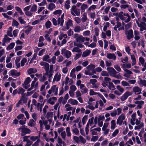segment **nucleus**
<instances>
[{
	"instance_id": "obj_1",
	"label": "nucleus",
	"mask_w": 146,
	"mask_h": 146,
	"mask_svg": "<svg viewBox=\"0 0 146 146\" xmlns=\"http://www.w3.org/2000/svg\"><path fill=\"white\" fill-rule=\"evenodd\" d=\"M118 17L122 20L124 21L126 23L129 22L131 20V17L127 13L120 12L118 15Z\"/></svg>"
},
{
	"instance_id": "obj_2",
	"label": "nucleus",
	"mask_w": 146,
	"mask_h": 146,
	"mask_svg": "<svg viewBox=\"0 0 146 146\" xmlns=\"http://www.w3.org/2000/svg\"><path fill=\"white\" fill-rule=\"evenodd\" d=\"M58 87L56 85H54L51 88L48 90V93L49 94H52V96H57L58 94Z\"/></svg>"
},
{
	"instance_id": "obj_3",
	"label": "nucleus",
	"mask_w": 146,
	"mask_h": 146,
	"mask_svg": "<svg viewBox=\"0 0 146 146\" xmlns=\"http://www.w3.org/2000/svg\"><path fill=\"white\" fill-rule=\"evenodd\" d=\"M18 130L22 133L21 134L22 136H23L26 134L30 133L31 132V130L26 127L25 125H23L21 127L19 128Z\"/></svg>"
},
{
	"instance_id": "obj_4",
	"label": "nucleus",
	"mask_w": 146,
	"mask_h": 146,
	"mask_svg": "<svg viewBox=\"0 0 146 146\" xmlns=\"http://www.w3.org/2000/svg\"><path fill=\"white\" fill-rule=\"evenodd\" d=\"M80 9L77 8L76 6L75 5L72 6L70 9L71 14L74 16H78L80 15Z\"/></svg>"
},
{
	"instance_id": "obj_5",
	"label": "nucleus",
	"mask_w": 146,
	"mask_h": 146,
	"mask_svg": "<svg viewBox=\"0 0 146 146\" xmlns=\"http://www.w3.org/2000/svg\"><path fill=\"white\" fill-rule=\"evenodd\" d=\"M141 120H139L137 118L136 119L135 123V124L137 125L135 127L134 129L135 130H139L144 127V124L143 122H141Z\"/></svg>"
},
{
	"instance_id": "obj_6",
	"label": "nucleus",
	"mask_w": 146,
	"mask_h": 146,
	"mask_svg": "<svg viewBox=\"0 0 146 146\" xmlns=\"http://www.w3.org/2000/svg\"><path fill=\"white\" fill-rule=\"evenodd\" d=\"M94 117H92L91 118L89 119L88 120L85 127V131L86 135H88V133L89 126H91L94 123Z\"/></svg>"
},
{
	"instance_id": "obj_7",
	"label": "nucleus",
	"mask_w": 146,
	"mask_h": 146,
	"mask_svg": "<svg viewBox=\"0 0 146 146\" xmlns=\"http://www.w3.org/2000/svg\"><path fill=\"white\" fill-rule=\"evenodd\" d=\"M95 127L94 125L91 127L90 128V131L92 135H98L99 132H100L101 131V129L99 127H97L93 129Z\"/></svg>"
},
{
	"instance_id": "obj_8",
	"label": "nucleus",
	"mask_w": 146,
	"mask_h": 146,
	"mask_svg": "<svg viewBox=\"0 0 146 146\" xmlns=\"http://www.w3.org/2000/svg\"><path fill=\"white\" fill-rule=\"evenodd\" d=\"M74 38L76 39V41L79 42L83 43L85 40V37L82 35H79L77 34H75L74 35Z\"/></svg>"
},
{
	"instance_id": "obj_9",
	"label": "nucleus",
	"mask_w": 146,
	"mask_h": 146,
	"mask_svg": "<svg viewBox=\"0 0 146 146\" xmlns=\"http://www.w3.org/2000/svg\"><path fill=\"white\" fill-rule=\"evenodd\" d=\"M37 79L36 78H34L33 80L32 81L31 84V87L28 89V91H30L33 88H37L38 86V82H37Z\"/></svg>"
},
{
	"instance_id": "obj_10",
	"label": "nucleus",
	"mask_w": 146,
	"mask_h": 146,
	"mask_svg": "<svg viewBox=\"0 0 146 146\" xmlns=\"http://www.w3.org/2000/svg\"><path fill=\"white\" fill-rule=\"evenodd\" d=\"M125 114L124 113L121 114L117 118L116 123L117 125L121 126L122 125L123 123V121L125 119Z\"/></svg>"
},
{
	"instance_id": "obj_11",
	"label": "nucleus",
	"mask_w": 146,
	"mask_h": 146,
	"mask_svg": "<svg viewBox=\"0 0 146 146\" xmlns=\"http://www.w3.org/2000/svg\"><path fill=\"white\" fill-rule=\"evenodd\" d=\"M61 54L64 55L67 58H69L71 56V52L68 50H66L65 48L62 49L61 51Z\"/></svg>"
},
{
	"instance_id": "obj_12",
	"label": "nucleus",
	"mask_w": 146,
	"mask_h": 146,
	"mask_svg": "<svg viewBox=\"0 0 146 146\" xmlns=\"http://www.w3.org/2000/svg\"><path fill=\"white\" fill-rule=\"evenodd\" d=\"M132 94V92L129 91H127L121 97L120 99L121 101L122 102L124 101L127 99L128 96H131Z\"/></svg>"
},
{
	"instance_id": "obj_13",
	"label": "nucleus",
	"mask_w": 146,
	"mask_h": 146,
	"mask_svg": "<svg viewBox=\"0 0 146 146\" xmlns=\"http://www.w3.org/2000/svg\"><path fill=\"white\" fill-rule=\"evenodd\" d=\"M116 20L117 21H118V18L117 17H116ZM121 23L117 21L116 23V25H115L114 27V29L117 31V28H118V30L119 31H121L124 29L123 27H121Z\"/></svg>"
},
{
	"instance_id": "obj_14",
	"label": "nucleus",
	"mask_w": 146,
	"mask_h": 146,
	"mask_svg": "<svg viewBox=\"0 0 146 146\" xmlns=\"http://www.w3.org/2000/svg\"><path fill=\"white\" fill-rule=\"evenodd\" d=\"M30 78L29 77L26 78L24 83L23 84V87L25 89H27L30 86L29 84L31 81Z\"/></svg>"
},
{
	"instance_id": "obj_15",
	"label": "nucleus",
	"mask_w": 146,
	"mask_h": 146,
	"mask_svg": "<svg viewBox=\"0 0 146 146\" xmlns=\"http://www.w3.org/2000/svg\"><path fill=\"white\" fill-rule=\"evenodd\" d=\"M136 23L138 26L140 27V30L143 31L146 30V24L143 22H139L138 21H136Z\"/></svg>"
},
{
	"instance_id": "obj_16",
	"label": "nucleus",
	"mask_w": 146,
	"mask_h": 146,
	"mask_svg": "<svg viewBox=\"0 0 146 146\" xmlns=\"http://www.w3.org/2000/svg\"><path fill=\"white\" fill-rule=\"evenodd\" d=\"M35 76L37 77L40 80L41 82H43L46 80L47 78V77L46 76V74H44L43 76L41 74H36Z\"/></svg>"
},
{
	"instance_id": "obj_17",
	"label": "nucleus",
	"mask_w": 146,
	"mask_h": 146,
	"mask_svg": "<svg viewBox=\"0 0 146 146\" xmlns=\"http://www.w3.org/2000/svg\"><path fill=\"white\" fill-rule=\"evenodd\" d=\"M97 82V80L95 79H91L90 80V82L87 84V86L88 87L96 88L95 83Z\"/></svg>"
},
{
	"instance_id": "obj_18",
	"label": "nucleus",
	"mask_w": 146,
	"mask_h": 146,
	"mask_svg": "<svg viewBox=\"0 0 146 146\" xmlns=\"http://www.w3.org/2000/svg\"><path fill=\"white\" fill-rule=\"evenodd\" d=\"M107 70L108 71L110 75L113 77L116 74H117V72L112 67H108L107 68Z\"/></svg>"
},
{
	"instance_id": "obj_19",
	"label": "nucleus",
	"mask_w": 146,
	"mask_h": 146,
	"mask_svg": "<svg viewBox=\"0 0 146 146\" xmlns=\"http://www.w3.org/2000/svg\"><path fill=\"white\" fill-rule=\"evenodd\" d=\"M13 13V11H9L6 13H2V14L5 18H6L7 19H12V18L11 17L9 16L8 15H12Z\"/></svg>"
},
{
	"instance_id": "obj_20",
	"label": "nucleus",
	"mask_w": 146,
	"mask_h": 146,
	"mask_svg": "<svg viewBox=\"0 0 146 146\" xmlns=\"http://www.w3.org/2000/svg\"><path fill=\"white\" fill-rule=\"evenodd\" d=\"M135 104H137L136 107L137 109H141L142 108V106L144 104V102L143 100L136 101L134 102Z\"/></svg>"
},
{
	"instance_id": "obj_21",
	"label": "nucleus",
	"mask_w": 146,
	"mask_h": 146,
	"mask_svg": "<svg viewBox=\"0 0 146 146\" xmlns=\"http://www.w3.org/2000/svg\"><path fill=\"white\" fill-rule=\"evenodd\" d=\"M40 64L41 66L43 67L46 71H47L48 70L49 67V64L46 62L42 61L40 62Z\"/></svg>"
},
{
	"instance_id": "obj_22",
	"label": "nucleus",
	"mask_w": 146,
	"mask_h": 146,
	"mask_svg": "<svg viewBox=\"0 0 146 146\" xmlns=\"http://www.w3.org/2000/svg\"><path fill=\"white\" fill-rule=\"evenodd\" d=\"M61 76V74L60 73L58 72H57L54 76L53 81V82L55 81H59L60 79Z\"/></svg>"
},
{
	"instance_id": "obj_23",
	"label": "nucleus",
	"mask_w": 146,
	"mask_h": 146,
	"mask_svg": "<svg viewBox=\"0 0 146 146\" xmlns=\"http://www.w3.org/2000/svg\"><path fill=\"white\" fill-rule=\"evenodd\" d=\"M125 34L128 39H130L133 37V31L132 30L126 31Z\"/></svg>"
},
{
	"instance_id": "obj_24",
	"label": "nucleus",
	"mask_w": 146,
	"mask_h": 146,
	"mask_svg": "<svg viewBox=\"0 0 146 146\" xmlns=\"http://www.w3.org/2000/svg\"><path fill=\"white\" fill-rule=\"evenodd\" d=\"M9 75L12 76H18L20 75L19 72H18L17 71L14 70H11L9 73Z\"/></svg>"
},
{
	"instance_id": "obj_25",
	"label": "nucleus",
	"mask_w": 146,
	"mask_h": 146,
	"mask_svg": "<svg viewBox=\"0 0 146 146\" xmlns=\"http://www.w3.org/2000/svg\"><path fill=\"white\" fill-rule=\"evenodd\" d=\"M64 15V14L63 13L61 16V17L59 18L58 20V25H60L61 26H62L63 25Z\"/></svg>"
},
{
	"instance_id": "obj_26",
	"label": "nucleus",
	"mask_w": 146,
	"mask_h": 146,
	"mask_svg": "<svg viewBox=\"0 0 146 146\" xmlns=\"http://www.w3.org/2000/svg\"><path fill=\"white\" fill-rule=\"evenodd\" d=\"M84 29V27H82L77 25L75 26L74 28V30L75 32L79 33L81 31H83Z\"/></svg>"
},
{
	"instance_id": "obj_27",
	"label": "nucleus",
	"mask_w": 146,
	"mask_h": 146,
	"mask_svg": "<svg viewBox=\"0 0 146 146\" xmlns=\"http://www.w3.org/2000/svg\"><path fill=\"white\" fill-rule=\"evenodd\" d=\"M133 91L136 94H138L141 93V89L138 86L134 87L133 89Z\"/></svg>"
},
{
	"instance_id": "obj_28",
	"label": "nucleus",
	"mask_w": 146,
	"mask_h": 146,
	"mask_svg": "<svg viewBox=\"0 0 146 146\" xmlns=\"http://www.w3.org/2000/svg\"><path fill=\"white\" fill-rule=\"evenodd\" d=\"M68 103L72 105L76 106L78 104V102L76 100L72 98H70L68 100Z\"/></svg>"
},
{
	"instance_id": "obj_29",
	"label": "nucleus",
	"mask_w": 146,
	"mask_h": 146,
	"mask_svg": "<svg viewBox=\"0 0 146 146\" xmlns=\"http://www.w3.org/2000/svg\"><path fill=\"white\" fill-rule=\"evenodd\" d=\"M57 98L55 97H53L50 98L48 100L47 102L48 103L51 105H53L55 103L56 101L57 100Z\"/></svg>"
},
{
	"instance_id": "obj_30",
	"label": "nucleus",
	"mask_w": 146,
	"mask_h": 146,
	"mask_svg": "<svg viewBox=\"0 0 146 146\" xmlns=\"http://www.w3.org/2000/svg\"><path fill=\"white\" fill-rule=\"evenodd\" d=\"M11 40V38L8 37L7 35H5V37L3 38V45L4 46L5 43L10 42Z\"/></svg>"
},
{
	"instance_id": "obj_31",
	"label": "nucleus",
	"mask_w": 146,
	"mask_h": 146,
	"mask_svg": "<svg viewBox=\"0 0 146 146\" xmlns=\"http://www.w3.org/2000/svg\"><path fill=\"white\" fill-rule=\"evenodd\" d=\"M131 123L132 125H134L135 124V122L136 119V113H133L131 115Z\"/></svg>"
},
{
	"instance_id": "obj_32",
	"label": "nucleus",
	"mask_w": 146,
	"mask_h": 146,
	"mask_svg": "<svg viewBox=\"0 0 146 146\" xmlns=\"http://www.w3.org/2000/svg\"><path fill=\"white\" fill-rule=\"evenodd\" d=\"M73 21L70 19H68L66 24V29L68 30L70 28V26H72L73 25Z\"/></svg>"
},
{
	"instance_id": "obj_33",
	"label": "nucleus",
	"mask_w": 146,
	"mask_h": 146,
	"mask_svg": "<svg viewBox=\"0 0 146 146\" xmlns=\"http://www.w3.org/2000/svg\"><path fill=\"white\" fill-rule=\"evenodd\" d=\"M106 57L108 59H112L113 60H115L116 59V57L115 55L113 54H108L107 55Z\"/></svg>"
},
{
	"instance_id": "obj_34",
	"label": "nucleus",
	"mask_w": 146,
	"mask_h": 146,
	"mask_svg": "<svg viewBox=\"0 0 146 146\" xmlns=\"http://www.w3.org/2000/svg\"><path fill=\"white\" fill-rule=\"evenodd\" d=\"M110 128L111 129L114 130L117 127L115 120H112L110 122Z\"/></svg>"
},
{
	"instance_id": "obj_35",
	"label": "nucleus",
	"mask_w": 146,
	"mask_h": 146,
	"mask_svg": "<svg viewBox=\"0 0 146 146\" xmlns=\"http://www.w3.org/2000/svg\"><path fill=\"white\" fill-rule=\"evenodd\" d=\"M42 60L43 61L48 62L49 63H50V57L48 54L44 55L43 56Z\"/></svg>"
},
{
	"instance_id": "obj_36",
	"label": "nucleus",
	"mask_w": 146,
	"mask_h": 146,
	"mask_svg": "<svg viewBox=\"0 0 146 146\" xmlns=\"http://www.w3.org/2000/svg\"><path fill=\"white\" fill-rule=\"evenodd\" d=\"M131 56V58L132 60V65L134 66L136 64V61L135 56L133 54H130Z\"/></svg>"
},
{
	"instance_id": "obj_37",
	"label": "nucleus",
	"mask_w": 146,
	"mask_h": 146,
	"mask_svg": "<svg viewBox=\"0 0 146 146\" xmlns=\"http://www.w3.org/2000/svg\"><path fill=\"white\" fill-rule=\"evenodd\" d=\"M121 68L123 69L124 68L125 69H129L131 68V65L130 63H128L125 64H123L121 65Z\"/></svg>"
},
{
	"instance_id": "obj_38",
	"label": "nucleus",
	"mask_w": 146,
	"mask_h": 146,
	"mask_svg": "<svg viewBox=\"0 0 146 146\" xmlns=\"http://www.w3.org/2000/svg\"><path fill=\"white\" fill-rule=\"evenodd\" d=\"M91 53V51L88 49L86 50L83 52L82 56L85 57L89 56Z\"/></svg>"
},
{
	"instance_id": "obj_39",
	"label": "nucleus",
	"mask_w": 146,
	"mask_h": 146,
	"mask_svg": "<svg viewBox=\"0 0 146 146\" xmlns=\"http://www.w3.org/2000/svg\"><path fill=\"white\" fill-rule=\"evenodd\" d=\"M62 11L60 9L57 10L53 12V14L58 17L60 16L62 14Z\"/></svg>"
},
{
	"instance_id": "obj_40",
	"label": "nucleus",
	"mask_w": 146,
	"mask_h": 146,
	"mask_svg": "<svg viewBox=\"0 0 146 146\" xmlns=\"http://www.w3.org/2000/svg\"><path fill=\"white\" fill-rule=\"evenodd\" d=\"M66 108L65 110L66 111H69L72 110L73 107L71 106V105L69 104H66L64 106Z\"/></svg>"
},
{
	"instance_id": "obj_41",
	"label": "nucleus",
	"mask_w": 146,
	"mask_h": 146,
	"mask_svg": "<svg viewBox=\"0 0 146 146\" xmlns=\"http://www.w3.org/2000/svg\"><path fill=\"white\" fill-rule=\"evenodd\" d=\"M36 122L33 119H31L29 121L28 125L31 127H34L35 125Z\"/></svg>"
},
{
	"instance_id": "obj_42",
	"label": "nucleus",
	"mask_w": 146,
	"mask_h": 146,
	"mask_svg": "<svg viewBox=\"0 0 146 146\" xmlns=\"http://www.w3.org/2000/svg\"><path fill=\"white\" fill-rule=\"evenodd\" d=\"M67 100L64 98L63 97H60L58 99V102L60 103H62L64 104L66 103Z\"/></svg>"
},
{
	"instance_id": "obj_43",
	"label": "nucleus",
	"mask_w": 146,
	"mask_h": 146,
	"mask_svg": "<svg viewBox=\"0 0 146 146\" xmlns=\"http://www.w3.org/2000/svg\"><path fill=\"white\" fill-rule=\"evenodd\" d=\"M135 39L136 40H138L140 38L139 33L136 31H134Z\"/></svg>"
},
{
	"instance_id": "obj_44",
	"label": "nucleus",
	"mask_w": 146,
	"mask_h": 146,
	"mask_svg": "<svg viewBox=\"0 0 146 146\" xmlns=\"http://www.w3.org/2000/svg\"><path fill=\"white\" fill-rule=\"evenodd\" d=\"M53 73V71L51 70V69H50L49 71H48V70L47 71H46V73L45 74H46V76L47 77V76H48L49 78H51L52 77Z\"/></svg>"
},
{
	"instance_id": "obj_45",
	"label": "nucleus",
	"mask_w": 146,
	"mask_h": 146,
	"mask_svg": "<svg viewBox=\"0 0 146 146\" xmlns=\"http://www.w3.org/2000/svg\"><path fill=\"white\" fill-rule=\"evenodd\" d=\"M32 27L30 26L25 27V33L27 34H28L32 30Z\"/></svg>"
},
{
	"instance_id": "obj_46",
	"label": "nucleus",
	"mask_w": 146,
	"mask_h": 146,
	"mask_svg": "<svg viewBox=\"0 0 146 146\" xmlns=\"http://www.w3.org/2000/svg\"><path fill=\"white\" fill-rule=\"evenodd\" d=\"M75 72L76 70L75 68H74L72 70L70 74V77L74 78H76V76L75 74Z\"/></svg>"
},
{
	"instance_id": "obj_47",
	"label": "nucleus",
	"mask_w": 146,
	"mask_h": 146,
	"mask_svg": "<svg viewBox=\"0 0 146 146\" xmlns=\"http://www.w3.org/2000/svg\"><path fill=\"white\" fill-rule=\"evenodd\" d=\"M36 72L37 70L35 68H30L27 70L28 73L29 74L35 73Z\"/></svg>"
},
{
	"instance_id": "obj_48",
	"label": "nucleus",
	"mask_w": 146,
	"mask_h": 146,
	"mask_svg": "<svg viewBox=\"0 0 146 146\" xmlns=\"http://www.w3.org/2000/svg\"><path fill=\"white\" fill-rule=\"evenodd\" d=\"M71 112L69 111L68 112L67 114H65L64 116L63 119H62V121H64V120L66 119L67 120V118H69L71 114Z\"/></svg>"
},
{
	"instance_id": "obj_49",
	"label": "nucleus",
	"mask_w": 146,
	"mask_h": 146,
	"mask_svg": "<svg viewBox=\"0 0 146 146\" xmlns=\"http://www.w3.org/2000/svg\"><path fill=\"white\" fill-rule=\"evenodd\" d=\"M88 103L89 105L86 106V109L89 108L92 110H94L95 109V107L92 105L91 103L88 102Z\"/></svg>"
},
{
	"instance_id": "obj_50",
	"label": "nucleus",
	"mask_w": 146,
	"mask_h": 146,
	"mask_svg": "<svg viewBox=\"0 0 146 146\" xmlns=\"http://www.w3.org/2000/svg\"><path fill=\"white\" fill-rule=\"evenodd\" d=\"M49 32H45V35L44 36V38L46 40L50 42L51 39L50 38L49 36Z\"/></svg>"
},
{
	"instance_id": "obj_51",
	"label": "nucleus",
	"mask_w": 146,
	"mask_h": 146,
	"mask_svg": "<svg viewBox=\"0 0 146 146\" xmlns=\"http://www.w3.org/2000/svg\"><path fill=\"white\" fill-rule=\"evenodd\" d=\"M30 136V139L32 141H34L36 140H39L40 141L39 138V137L37 136Z\"/></svg>"
},
{
	"instance_id": "obj_52",
	"label": "nucleus",
	"mask_w": 146,
	"mask_h": 146,
	"mask_svg": "<svg viewBox=\"0 0 146 146\" xmlns=\"http://www.w3.org/2000/svg\"><path fill=\"white\" fill-rule=\"evenodd\" d=\"M70 0H67L66 1L64 7L66 9H68L70 8Z\"/></svg>"
},
{
	"instance_id": "obj_53",
	"label": "nucleus",
	"mask_w": 146,
	"mask_h": 146,
	"mask_svg": "<svg viewBox=\"0 0 146 146\" xmlns=\"http://www.w3.org/2000/svg\"><path fill=\"white\" fill-rule=\"evenodd\" d=\"M13 30V29L11 27H10L7 31V34L9 36L11 37H12L13 36L12 33V31Z\"/></svg>"
},
{
	"instance_id": "obj_54",
	"label": "nucleus",
	"mask_w": 146,
	"mask_h": 146,
	"mask_svg": "<svg viewBox=\"0 0 146 146\" xmlns=\"http://www.w3.org/2000/svg\"><path fill=\"white\" fill-rule=\"evenodd\" d=\"M23 141H25L27 143V142H32V141H30V136H24L23 138Z\"/></svg>"
},
{
	"instance_id": "obj_55",
	"label": "nucleus",
	"mask_w": 146,
	"mask_h": 146,
	"mask_svg": "<svg viewBox=\"0 0 146 146\" xmlns=\"http://www.w3.org/2000/svg\"><path fill=\"white\" fill-rule=\"evenodd\" d=\"M88 15L90 16L91 19H94L96 17L95 13L92 11L88 12Z\"/></svg>"
},
{
	"instance_id": "obj_56",
	"label": "nucleus",
	"mask_w": 146,
	"mask_h": 146,
	"mask_svg": "<svg viewBox=\"0 0 146 146\" xmlns=\"http://www.w3.org/2000/svg\"><path fill=\"white\" fill-rule=\"evenodd\" d=\"M88 119V115H85L82 118V122L83 125H84L86 123Z\"/></svg>"
},
{
	"instance_id": "obj_57",
	"label": "nucleus",
	"mask_w": 146,
	"mask_h": 146,
	"mask_svg": "<svg viewBox=\"0 0 146 146\" xmlns=\"http://www.w3.org/2000/svg\"><path fill=\"white\" fill-rule=\"evenodd\" d=\"M70 131V127H67L66 128V132L67 133V135L68 137H71V134Z\"/></svg>"
},
{
	"instance_id": "obj_58",
	"label": "nucleus",
	"mask_w": 146,
	"mask_h": 146,
	"mask_svg": "<svg viewBox=\"0 0 146 146\" xmlns=\"http://www.w3.org/2000/svg\"><path fill=\"white\" fill-rule=\"evenodd\" d=\"M15 45V43L14 42H12L7 46V49L8 50H9L12 49Z\"/></svg>"
},
{
	"instance_id": "obj_59",
	"label": "nucleus",
	"mask_w": 146,
	"mask_h": 146,
	"mask_svg": "<svg viewBox=\"0 0 146 146\" xmlns=\"http://www.w3.org/2000/svg\"><path fill=\"white\" fill-rule=\"evenodd\" d=\"M45 26L47 29L50 28L52 26V23L51 22L49 21H47L45 24Z\"/></svg>"
},
{
	"instance_id": "obj_60",
	"label": "nucleus",
	"mask_w": 146,
	"mask_h": 146,
	"mask_svg": "<svg viewBox=\"0 0 146 146\" xmlns=\"http://www.w3.org/2000/svg\"><path fill=\"white\" fill-rule=\"evenodd\" d=\"M139 64L140 66L142 65V66L145 63V60L144 58L142 57H140L139 58Z\"/></svg>"
},
{
	"instance_id": "obj_61",
	"label": "nucleus",
	"mask_w": 146,
	"mask_h": 146,
	"mask_svg": "<svg viewBox=\"0 0 146 146\" xmlns=\"http://www.w3.org/2000/svg\"><path fill=\"white\" fill-rule=\"evenodd\" d=\"M88 18L86 14L84 13L82 17L81 18V21L82 22H85L86 20H87Z\"/></svg>"
},
{
	"instance_id": "obj_62",
	"label": "nucleus",
	"mask_w": 146,
	"mask_h": 146,
	"mask_svg": "<svg viewBox=\"0 0 146 146\" xmlns=\"http://www.w3.org/2000/svg\"><path fill=\"white\" fill-rule=\"evenodd\" d=\"M55 7V5L54 3H50L49 5L48 9L50 11H52Z\"/></svg>"
},
{
	"instance_id": "obj_63",
	"label": "nucleus",
	"mask_w": 146,
	"mask_h": 146,
	"mask_svg": "<svg viewBox=\"0 0 146 146\" xmlns=\"http://www.w3.org/2000/svg\"><path fill=\"white\" fill-rule=\"evenodd\" d=\"M18 94H21L22 95L23 94H24V93L25 92V90L22 88L20 87L18 88Z\"/></svg>"
},
{
	"instance_id": "obj_64",
	"label": "nucleus",
	"mask_w": 146,
	"mask_h": 146,
	"mask_svg": "<svg viewBox=\"0 0 146 146\" xmlns=\"http://www.w3.org/2000/svg\"><path fill=\"white\" fill-rule=\"evenodd\" d=\"M43 105V104H41L39 103H38L37 104V110L40 111V113L41 112L42 106Z\"/></svg>"
}]
</instances>
